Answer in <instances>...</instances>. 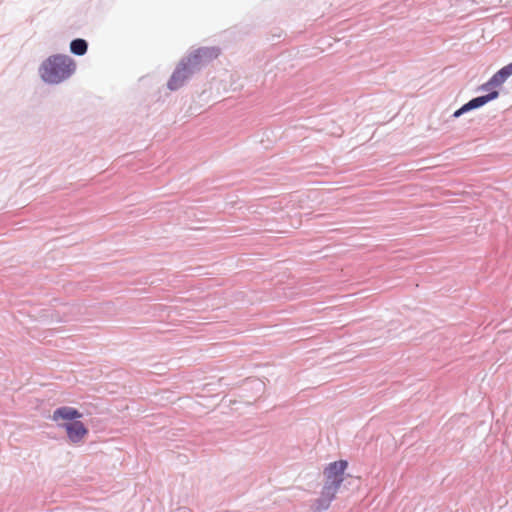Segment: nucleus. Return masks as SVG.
Instances as JSON below:
<instances>
[{
    "label": "nucleus",
    "instance_id": "f03ea898",
    "mask_svg": "<svg viewBox=\"0 0 512 512\" xmlns=\"http://www.w3.org/2000/svg\"><path fill=\"white\" fill-rule=\"evenodd\" d=\"M75 70L74 61L66 55H53L43 62L40 72L45 82L57 84L67 79Z\"/></svg>",
    "mask_w": 512,
    "mask_h": 512
},
{
    "label": "nucleus",
    "instance_id": "0eeeda50",
    "mask_svg": "<svg viewBox=\"0 0 512 512\" xmlns=\"http://www.w3.org/2000/svg\"><path fill=\"white\" fill-rule=\"evenodd\" d=\"M82 414L75 408L69 407V406H63L60 408H57L53 414H52V420L55 422H58L60 420H65L69 422H73V420H76L80 418Z\"/></svg>",
    "mask_w": 512,
    "mask_h": 512
},
{
    "label": "nucleus",
    "instance_id": "423d86ee",
    "mask_svg": "<svg viewBox=\"0 0 512 512\" xmlns=\"http://www.w3.org/2000/svg\"><path fill=\"white\" fill-rule=\"evenodd\" d=\"M512 75V62L503 68H501L497 73H495L491 79L481 86L482 90H489L490 88H498L500 87L506 79Z\"/></svg>",
    "mask_w": 512,
    "mask_h": 512
},
{
    "label": "nucleus",
    "instance_id": "6e6552de",
    "mask_svg": "<svg viewBox=\"0 0 512 512\" xmlns=\"http://www.w3.org/2000/svg\"><path fill=\"white\" fill-rule=\"evenodd\" d=\"M70 50L76 55H84L87 51V43L83 39H75L70 44Z\"/></svg>",
    "mask_w": 512,
    "mask_h": 512
},
{
    "label": "nucleus",
    "instance_id": "1a4fd4ad",
    "mask_svg": "<svg viewBox=\"0 0 512 512\" xmlns=\"http://www.w3.org/2000/svg\"><path fill=\"white\" fill-rule=\"evenodd\" d=\"M181 512H190V511L183 510V511H181Z\"/></svg>",
    "mask_w": 512,
    "mask_h": 512
},
{
    "label": "nucleus",
    "instance_id": "7ed1b4c3",
    "mask_svg": "<svg viewBox=\"0 0 512 512\" xmlns=\"http://www.w3.org/2000/svg\"><path fill=\"white\" fill-rule=\"evenodd\" d=\"M204 54V50H198L194 55L190 56L186 62L181 63L168 82L169 89L176 90L180 88L200 64V60Z\"/></svg>",
    "mask_w": 512,
    "mask_h": 512
},
{
    "label": "nucleus",
    "instance_id": "39448f33",
    "mask_svg": "<svg viewBox=\"0 0 512 512\" xmlns=\"http://www.w3.org/2000/svg\"><path fill=\"white\" fill-rule=\"evenodd\" d=\"M498 95H499V92L497 90H493L490 93H488L487 95L476 97V98L470 100L465 105H463L460 109L455 111L453 116L459 117L463 113H465L469 110L479 108V107L485 105L486 103H488L489 101L496 99L498 97Z\"/></svg>",
    "mask_w": 512,
    "mask_h": 512
},
{
    "label": "nucleus",
    "instance_id": "20e7f679",
    "mask_svg": "<svg viewBox=\"0 0 512 512\" xmlns=\"http://www.w3.org/2000/svg\"><path fill=\"white\" fill-rule=\"evenodd\" d=\"M64 427L69 440L74 444L81 443L88 434V429L81 421L68 422Z\"/></svg>",
    "mask_w": 512,
    "mask_h": 512
},
{
    "label": "nucleus",
    "instance_id": "f257e3e1",
    "mask_svg": "<svg viewBox=\"0 0 512 512\" xmlns=\"http://www.w3.org/2000/svg\"><path fill=\"white\" fill-rule=\"evenodd\" d=\"M348 467L346 460H339L330 463L324 469L325 485L321 496L314 503V510L320 512L329 508L331 502L335 499L341 484L344 481V473Z\"/></svg>",
    "mask_w": 512,
    "mask_h": 512
}]
</instances>
